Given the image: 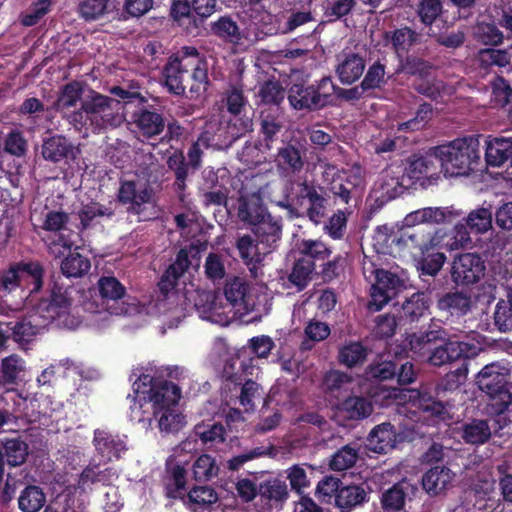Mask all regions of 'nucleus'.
Listing matches in <instances>:
<instances>
[{
	"mask_svg": "<svg viewBox=\"0 0 512 512\" xmlns=\"http://www.w3.org/2000/svg\"><path fill=\"white\" fill-rule=\"evenodd\" d=\"M368 348L360 341H347L338 349L337 360L340 365L352 369L364 364Z\"/></svg>",
	"mask_w": 512,
	"mask_h": 512,
	"instance_id": "4c0bfd02",
	"label": "nucleus"
},
{
	"mask_svg": "<svg viewBox=\"0 0 512 512\" xmlns=\"http://www.w3.org/2000/svg\"><path fill=\"white\" fill-rule=\"evenodd\" d=\"M426 357L427 361L433 366H442L463 359L460 367L446 374L444 388L452 389L459 386L468 374V365L466 360L475 357L478 354V347L475 344L454 340L447 334V340L439 342Z\"/></svg>",
	"mask_w": 512,
	"mask_h": 512,
	"instance_id": "423d86ee",
	"label": "nucleus"
},
{
	"mask_svg": "<svg viewBox=\"0 0 512 512\" xmlns=\"http://www.w3.org/2000/svg\"><path fill=\"white\" fill-rule=\"evenodd\" d=\"M478 62L483 69L503 68L510 64L511 55L506 49L484 48L478 52Z\"/></svg>",
	"mask_w": 512,
	"mask_h": 512,
	"instance_id": "0e129e2a",
	"label": "nucleus"
},
{
	"mask_svg": "<svg viewBox=\"0 0 512 512\" xmlns=\"http://www.w3.org/2000/svg\"><path fill=\"white\" fill-rule=\"evenodd\" d=\"M46 496L36 485H27L18 497V507L22 512H37L45 504Z\"/></svg>",
	"mask_w": 512,
	"mask_h": 512,
	"instance_id": "6e6d98bb",
	"label": "nucleus"
},
{
	"mask_svg": "<svg viewBox=\"0 0 512 512\" xmlns=\"http://www.w3.org/2000/svg\"><path fill=\"white\" fill-rule=\"evenodd\" d=\"M218 0H170L169 15L188 32L203 26L205 20L216 12Z\"/></svg>",
	"mask_w": 512,
	"mask_h": 512,
	"instance_id": "1a4fd4ad",
	"label": "nucleus"
},
{
	"mask_svg": "<svg viewBox=\"0 0 512 512\" xmlns=\"http://www.w3.org/2000/svg\"><path fill=\"white\" fill-rule=\"evenodd\" d=\"M373 273L375 282L371 288L370 307H375V310L379 311L405 289V281L397 274L382 268L375 269Z\"/></svg>",
	"mask_w": 512,
	"mask_h": 512,
	"instance_id": "f8f14e48",
	"label": "nucleus"
},
{
	"mask_svg": "<svg viewBox=\"0 0 512 512\" xmlns=\"http://www.w3.org/2000/svg\"><path fill=\"white\" fill-rule=\"evenodd\" d=\"M193 432L205 445L213 446L226 439V429L221 423H200L195 425Z\"/></svg>",
	"mask_w": 512,
	"mask_h": 512,
	"instance_id": "e2e57ef3",
	"label": "nucleus"
},
{
	"mask_svg": "<svg viewBox=\"0 0 512 512\" xmlns=\"http://www.w3.org/2000/svg\"><path fill=\"white\" fill-rule=\"evenodd\" d=\"M398 59L399 64L394 73L396 75L405 73L407 75L423 78L429 76L433 69V65L429 61L416 55H402V57H398Z\"/></svg>",
	"mask_w": 512,
	"mask_h": 512,
	"instance_id": "603ef678",
	"label": "nucleus"
},
{
	"mask_svg": "<svg viewBox=\"0 0 512 512\" xmlns=\"http://www.w3.org/2000/svg\"><path fill=\"white\" fill-rule=\"evenodd\" d=\"M309 259L299 256L293 263L291 272L288 275V281L297 291H303L311 282L316 268Z\"/></svg>",
	"mask_w": 512,
	"mask_h": 512,
	"instance_id": "8fccbe9b",
	"label": "nucleus"
},
{
	"mask_svg": "<svg viewBox=\"0 0 512 512\" xmlns=\"http://www.w3.org/2000/svg\"><path fill=\"white\" fill-rule=\"evenodd\" d=\"M223 291L226 300L239 312L249 313L252 310L254 302L249 293L250 286L244 279L236 276L227 279Z\"/></svg>",
	"mask_w": 512,
	"mask_h": 512,
	"instance_id": "a878e982",
	"label": "nucleus"
},
{
	"mask_svg": "<svg viewBox=\"0 0 512 512\" xmlns=\"http://www.w3.org/2000/svg\"><path fill=\"white\" fill-rule=\"evenodd\" d=\"M79 219L83 229L89 228L97 217L112 219L115 216V205L112 201L108 205L99 202H90L82 206Z\"/></svg>",
	"mask_w": 512,
	"mask_h": 512,
	"instance_id": "864d4df0",
	"label": "nucleus"
},
{
	"mask_svg": "<svg viewBox=\"0 0 512 512\" xmlns=\"http://www.w3.org/2000/svg\"><path fill=\"white\" fill-rule=\"evenodd\" d=\"M390 358V355L377 356L365 369L368 378L376 381H386L396 376L398 369V360Z\"/></svg>",
	"mask_w": 512,
	"mask_h": 512,
	"instance_id": "49530a36",
	"label": "nucleus"
},
{
	"mask_svg": "<svg viewBox=\"0 0 512 512\" xmlns=\"http://www.w3.org/2000/svg\"><path fill=\"white\" fill-rule=\"evenodd\" d=\"M437 306L451 316L461 317L471 310V299L462 292H449L438 300Z\"/></svg>",
	"mask_w": 512,
	"mask_h": 512,
	"instance_id": "de8ad7c7",
	"label": "nucleus"
},
{
	"mask_svg": "<svg viewBox=\"0 0 512 512\" xmlns=\"http://www.w3.org/2000/svg\"><path fill=\"white\" fill-rule=\"evenodd\" d=\"M131 119L137 131L146 139L156 138L166 127L163 113L148 102L135 109Z\"/></svg>",
	"mask_w": 512,
	"mask_h": 512,
	"instance_id": "2eb2a0df",
	"label": "nucleus"
},
{
	"mask_svg": "<svg viewBox=\"0 0 512 512\" xmlns=\"http://www.w3.org/2000/svg\"><path fill=\"white\" fill-rule=\"evenodd\" d=\"M452 478L453 474L449 468L434 466L423 475L422 486L430 495L435 496L447 488Z\"/></svg>",
	"mask_w": 512,
	"mask_h": 512,
	"instance_id": "a18cd8bd",
	"label": "nucleus"
},
{
	"mask_svg": "<svg viewBox=\"0 0 512 512\" xmlns=\"http://www.w3.org/2000/svg\"><path fill=\"white\" fill-rule=\"evenodd\" d=\"M126 437L113 434L105 429H95L93 432V446L96 455L104 464L118 461L127 450Z\"/></svg>",
	"mask_w": 512,
	"mask_h": 512,
	"instance_id": "f3484780",
	"label": "nucleus"
},
{
	"mask_svg": "<svg viewBox=\"0 0 512 512\" xmlns=\"http://www.w3.org/2000/svg\"><path fill=\"white\" fill-rule=\"evenodd\" d=\"M98 289L102 304L108 305L110 301L117 302L126 294V288L114 276H102L98 280Z\"/></svg>",
	"mask_w": 512,
	"mask_h": 512,
	"instance_id": "bf43d9fd",
	"label": "nucleus"
},
{
	"mask_svg": "<svg viewBox=\"0 0 512 512\" xmlns=\"http://www.w3.org/2000/svg\"><path fill=\"white\" fill-rule=\"evenodd\" d=\"M76 248L61 261V273L67 278H81L89 273L91 262L87 256L77 252Z\"/></svg>",
	"mask_w": 512,
	"mask_h": 512,
	"instance_id": "09e8293b",
	"label": "nucleus"
},
{
	"mask_svg": "<svg viewBox=\"0 0 512 512\" xmlns=\"http://www.w3.org/2000/svg\"><path fill=\"white\" fill-rule=\"evenodd\" d=\"M448 331L438 325H430L427 329L409 335L410 350L420 358H426L439 342L447 340Z\"/></svg>",
	"mask_w": 512,
	"mask_h": 512,
	"instance_id": "412c9836",
	"label": "nucleus"
},
{
	"mask_svg": "<svg viewBox=\"0 0 512 512\" xmlns=\"http://www.w3.org/2000/svg\"><path fill=\"white\" fill-rule=\"evenodd\" d=\"M299 255L302 258L309 259L308 262L313 263L316 268L317 262L326 261L332 254L331 249L320 240L303 239L298 247Z\"/></svg>",
	"mask_w": 512,
	"mask_h": 512,
	"instance_id": "5fc2aeb1",
	"label": "nucleus"
},
{
	"mask_svg": "<svg viewBox=\"0 0 512 512\" xmlns=\"http://www.w3.org/2000/svg\"><path fill=\"white\" fill-rule=\"evenodd\" d=\"M260 498L270 506L281 505L288 498V487L284 480L268 478L259 483Z\"/></svg>",
	"mask_w": 512,
	"mask_h": 512,
	"instance_id": "ea45409f",
	"label": "nucleus"
},
{
	"mask_svg": "<svg viewBox=\"0 0 512 512\" xmlns=\"http://www.w3.org/2000/svg\"><path fill=\"white\" fill-rule=\"evenodd\" d=\"M395 171L393 168L385 169L377 183V192L380 193L382 201H390L400 196L404 191V174Z\"/></svg>",
	"mask_w": 512,
	"mask_h": 512,
	"instance_id": "f704fd0d",
	"label": "nucleus"
},
{
	"mask_svg": "<svg viewBox=\"0 0 512 512\" xmlns=\"http://www.w3.org/2000/svg\"><path fill=\"white\" fill-rule=\"evenodd\" d=\"M70 285H66L60 276L54 277L47 297H42L35 305L36 314L45 324L57 322L68 326L67 318L72 305Z\"/></svg>",
	"mask_w": 512,
	"mask_h": 512,
	"instance_id": "6e6552de",
	"label": "nucleus"
},
{
	"mask_svg": "<svg viewBox=\"0 0 512 512\" xmlns=\"http://www.w3.org/2000/svg\"><path fill=\"white\" fill-rule=\"evenodd\" d=\"M461 436L466 443L479 445L490 439L491 430L485 420H473L463 426Z\"/></svg>",
	"mask_w": 512,
	"mask_h": 512,
	"instance_id": "680f3d73",
	"label": "nucleus"
},
{
	"mask_svg": "<svg viewBox=\"0 0 512 512\" xmlns=\"http://www.w3.org/2000/svg\"><path fill=\"white\" fill-rule=\"evenodd\" d=\"M368 501L366 490L361 485L342 486L335 495V506L341 512H350L356 506Z\"/></svg>",
	"mask_w": 512,
	"mask_h": 512,
	"instance_id": "37998d69",
	"label": "nucleus"
},
{
	"mask_svg": "<svg viewBox=\"0 0 512 512\" xmlns=\"http://www.w3.org/2000/svg\"><path fill=\"white\" fill-rule=\"evenodd\" d=\"M153 189L149 184H138L134 180L119 181V188L116 194L117 201L126 206L128 214L139 216L146 204L152 201Z\"/></svg>",
	"mask_w": 512,
	"mask_h": 512,
	"instance_id": "ddd939ff",
	"label": "nucleus"
},
{
	"mask_svg": "<svg viewBox=\"0 0 512 512\" xmlns=\"http://www.w3.org/2000/svg\"><path fill=\"white\" fill-rule=\"evenodd\" d=\"M337 409L348 420H363L373 412L371 401L363 396H349L341 401Z\"/></svg>",
	"mask_w": 512,
	"mask_h": 512,
	"instance_id": "c9c22d12",
	"label": "nucleus"
},
{
	"mask_svg": "<svg viewBox=\"0 0 512 512\" xmlns=\"http://www.w3.org/2000/svg\"><path fill=\"white\" fill-rule=\"evenodd\" d=\"M510 376V370L497 362L485 365L478 372L476 384L489 398V415L500 416L508 411L512 404V393L508 388Z\"/></svg>",
	"mask_w": 512,
	"mask_h": 512,
	"instance_id": "39448f33",
	"label": "nucleus"
},
{
	"mask_svg": "<svg viewBox=\"0 0 512 512\" xmlns=\"http://www.w3.org/2000/svg\"><path fill=\"white\" fill-rule=\"evenodd\" d=\"M187 484L186 469L175 464L168 470V476L165 482V496L169 499H184V491Z\"/></svg>",
	"mask_w": 512,
	"mask_h": 512,
	"instance_id": "3c124183",
	"label": "nucleus"
},
{
	"mask_svg": "<svg viewBox=\"0 0 512 512\" xmlns=\"http://www.w3.org/2000/svg\"><path fill=\"white\" fill-rule=\"evenodd\" d=\"M383 40L392 45V49L397 57H402L409 49L416 44L418 34L408 26H404L392 31H385Z\"/></svg>",
	"mask_w": 512,
	"mask_h": 512,
	"instance_id": "58836bf2",
	"label": "nucleus"
},
{
	"mask_svg": "<svg viewBox=\"0 0 512 512\" xmlns=\"http://www.w3.org/2000/svg\"><path fill=\"white\" fill-rule=\"evenodd\" d=\"M412 88L420 95H423L431 101H437L442 97L445 84L437 78H417L412 83Z\"/></svg>",
	"mask_w": 512,
	"mask_h": 512,
	"instance_id": "338daca9",
	"label": "nucleus"
},
{
	"mask_svg": "<svg viewBox=\"0 0 512 512\" xmlns=\"http://www.w3.org/2000/svg\"><path fill=\"white\" fill-rule=\"evenodd\" d=\"M118 477L119 475L115 468L103 467L100 463L91 461L79 474L78 487L82 491H86L93 485L107 487L111 486Z\"/></svg>",
	"mask_w": 512,
	"mask_h": 512,
	"instance_id": "393cba45",
	"label": "nucleus"
},
{
	"mask_svg": "<svg viewBox=\"0 0 512 512\" xmlns=\"http://www.w3.org/2000/svg\"><path fill=\"white\" fill-rule=\"evenodd\" d=\"M155 419L161 431L167 433L178 432L185 424V417L177 409V406L164 408L159 411L141 410V407L134 410L131 421L138 423H149Z\"/></svg>",
	"mask_w": 512,
	"mask_h": 512,
	"instance_id": "a211bd4d",
	"label": "nucleus"
},
{
	"mask_svg": "<svg viewBox=\"0 0 512 512\" xmlns=\"http://www.w3.org/2000/svg\"><path fill=\"white\" fill-rule=\"evenodd\" d=\"M347 260L338 254L333 259H327L319 265L320 270L315 272L323 283L339 280L345 273Z\"/></svg>",
	"mask_w": 512,
	"mask_h": 512,
	"instance_id": "13d9d810",
	"label": "nucleus"
},
{
	"mask_svg": "<svg viewBox=\"0 0 512 512\" xmlns=\"http://www.w3.org/2000/svg\"><path fill=\"white\" fill-rule=\"evenodd\" d=\"M239 219L255 227L270 215L267 208L258 197L241 198L238 205Z\"/></svg>",
	"mask_w": 512,
	"mask_h": 512,
	"instance_id": "e433bc0d",
	"label": "nucleus"
},
{
	"mask_svg": "<svg viewBox=\"0 0 512 512\" xmlns=\"http://www.w3.org/2000/svg\"><path fill=\"white\" fill-rule=\"evenodd\" d=\"M480 135L456 138L435 146L441 170L446 177L468 176L481 164Z\"/></svg>",
	"mask_w": 512,
	"mask_h": 512,
	"instance_id": "7ed1b4c3",
	"label": "nucleus"
},
{
	"mask_svg": "<svg viewBox=\"0 0 512 512\" xmlns=\"http://www.w3.org/2000/svg\"><path fill=\"white\" fill-rule=\"evenodd\" d=\"M414 487L403 479L385 490L380 498L381 507L384 512H401L404 510L409 490Z\"/></svg>",
	"mask_w": 512,
	"mask_h": 512,
	"instance_id": "2f4dec72",
	"label": "nucleus"
},
{
	"mask_svg": "<svg viewBox=\"0 0 512 512\" xmlns=\"http://www.w3.org/2000/svg\"><path fill=\"white\" fill-rule=\"evenodd\" d=\"M193 63L188 59H181L177 55H171L162 69L164 87L170 94L182 96L186 91V80L190 76Z\"/></svg>",
	"mask_w": 512,
	"mask_h": 512,
	"instance_id": "dca6fc26",
	"label": "nucleus"
},
{
	"mask_svg": "<svg viewBox=\"0 0 512 512\" xmlns=\"http://www.w3.org/2000/svg\"><path fill=\"white\" fill-rule=\"evenodd\" d=\"M485 264L476 253H463L452 263L451 277L458 286L469 287L478 283L485 273Z\"/></svg>",
	"mask_w": 512,
	"mask_h": 512,
	"instance_id": "4468645a",
	"label": "nucleus"
},
{
	"mask_svg": "<svg viewBox=\"0 0 512 512\" xmlns=\"http://www.w3.org/2000/svg\"><path fill=\"white\" fill-rule=\"evenodd\" d=\"M473 37L476 42L485 46L502 44L504 35L495 23L477 22L473 27Z\"/></svg>",
	"mask_w": 512,
	"mask_h": 512,
	"instance_id": "4d7b16f0",
	"label": "nucleus"
},
{
	"mask_svg": "<svg viewBox=\"0 0 512 512\" xmlns=\"http://www.w3.org/2000/svg\"><path fill=\"white\" fill-rule=\"evenodd\" d=\"M396 430L390 422L376 425L368 434L366 448L372 452L387 453L395 447Z\"/></svg>",
	"mask_w": 512,
	"mask_h": 512,
	"instance_id": "c756f323",
	"label": "nucleus"
},
{
	"mask_svg": "<svg viewBox=\"0 0 512 512\" xmlns=\"http://www.w3.org/2000/svg\"><path fill=\"white\" fill-rule=\"evenodd\" d=\"M236 248L243 263L247 266L250 276L258 278L261 272V263L263 261L264 250L250 235H243L237 239Z\"/></svg>",
	"mask_w": 512,
	"mask_h": 512,
	"instance_id": "bb28decb",
	"label": "nucleus"
},
{
	"mask_svg": "<svg viewBox=\"0 0 512 512\" xmlns=\"http://www.w3.org/2000/svg\"><path fill=\"white\" fill-rule=\"evenodd\" d=\"M211 31L217 37L230 43H239L242 39L240 28L231 16H221L211 23Z\"/></svg>",
	"mask_w": 512,
	"mask_h": 512,
	"instance_id": "052dcab7",
	"label": "nucleus"
},
{
	"mask_svg": "<svg viewBox=\"0 0 512 512\" xmlns=\"http://www.w3.org/2000/svg\"><path fill=\"white\" fill-rule=\"evenodd\" d=\"M415 11L419 21L425 27L431 28L439 20L447 27L454 24V22L448 23L447 20H443L444 4L442 0H419Z\"/></svg>",
	"mask_w": 512,
	"mask_h": 512,
	"instance_id": "a19ab883",
	"label": "nucleus"
},
{
	"mask_svg": "<svg viewBox=\"0 0 512 512\" xmlns=\"http://www.w3.org/2000/svg\"><path fill=\"white\" fill-rule=\"evenodd\" d=\"M512 139L489 137L486 141L485 161L488 166L499 167L511 158Z\"/></svg>",
	"mask_w": 512,
	"mask_h": 512,
	"instance_id": "72a5a7b5",
	"label": "nucleus"
},
{
	"mask_svg": "<svg viewBox=\"0 0 512 512\" xmlns=\"http://www.w3.org/2000/svg\"><path fill=\"white\" fill-rule=\"evenodd\" d=\"M335 84L331 77H322L315 84L294 83L287 91L290 106L299 111H318L330 105L333 100Z\"/></svg>",
	"mask_w": 512,
	"mask_h": 512,
	"instance_id": "0eeeda50",
	"label": "nucleus"
},
{
	"mask_svg": "<svg viewBox=\"0 0 512 512\" xmlns=\"http://www.w3.org/2000/svg\"><path fill=\"white\" fill-rule=\"evenodd\" d=\"M283 198L277 206L287 210L290 218H307L315 225L324 222L328 215L329 195L326 189L307 177L286 181Z\"/></svg>",
	"mask_w": 512,
	"mask_h": 512,
	"instance_id": "f257e3e1",
	"label": "nucleus"
},
{
	"mask_svg": "<svg viewBox=\"0 0 512 512\" xmlns=\"http://www.w3.org/2000/svg\"><path fill=\"white\" fill-rule=\"evenodd\" d=\"M25 371V360L17 355L11 354L0 361V388L13 389L21 382V375Z\"/></svg>",
	"mask_w": 512,
	"mask_h": 512,
	"instance_id": "7c9ffc66",
	"label": "nucleus"
},
{
	"mask_svg": "<svg viewBox=\"0 0 512 512\" xmlns=\"http://www.w3.org/2000/svg\"><path fill=\"white\" fill-rule=\"evenodd\" d=\"M306 150L298 140L283 143L278 149L275 162L280 171L285 174L299 173L305 164Z\"/></svg>",
	"mask_w": 512,
	"mask_h": 512,
	"instance_id": "6ab92c4d",
	"label": "nucleus"
},
{
	"mask_svg": "<svg viewBox=\"0 0 512 512\" xmlns=\"http://www.w3.org/2000/svg\"><path fill=\"white\" fill-rule=\"evenodd\" d=\"M258 244L264 253H270L278 247L282 236V221L271 214L265 220L252 228Z\"/></svg>",
	"mask_w": 512,
	"mask_h": 512,
	"instance_id": "cd10ccee",
	"label": "nucleus"
},
{
	"mask_svg": "<svg viewBox=\"0 0 512 512\" xmlns=\"http://www.w3.org/2000/svg\"><path fill=\"white\" fill-rule=\"evenodd\" d=\"M435 146L431 147L425 155L416 156L409 162L407 175L410 179L438 178L441 170L440 158L436 155Z\"/></svg>",
	"mask_w": 512,
	"mask_h": 512,
	"instance_id": "5701e85b",
	"label": "nucleus"
},
{
	"mask_svg": "<svg viewBox=\"0 0 512 512\" xmlns=\"http://www.w3.org/2000/svg\"><path fill=\"white\" fill-rule=\"evenodd\" d=\"M132 387L134 395H128V398H132L130 419H132L134 410L139 407L141 410L161 412L164 408L178 406L181 398V389L177 384L149 374H140Z\"/></svg>",
	"mask_w": 512,
	"mask_h": 512,
	"instance_id": "20e7f679",
	"label": "nucleus"
},
{
	"mask_svg": "<svg viewBox=\"0 0 512 512\" xmlns=\"http://www.w3.org/2000/svg\"><path fill=\"white\" fill-rule=\"evenodd\" d=\"M192 469L195 480L199 482L210 481L219 474L215 458L208 454L200 455L193 463Z\"/></svg>",
	"mask_w": 512,
	"mask_h": 512,
	"instance_id": "69168bd1",
	"label": "nucleus"
},
{
	"mask_svg": "<svg viewBox=\"0 0 512 512\" xmlns=\"http://www.w3.org/2000/svg\"><path fill=\"white\" fill-rule=\"evenodd\" d=\"M428 309L427 296L422 292H416L402 304L399 311V321L404 323L416 322L427 313Z\"/></svg>",
	"mask_w": 512,
	"mask_h": 512,
	"instance_id": "79ce46f5",
	"label": "nucleus"
},
{
	"mask_svg": "<svg viewBox=\"0 0 512 512\" xmlns=\"http://www.w3.org/2000/svg\"><path fill=\"white\" fill-rule=\"evenodd\" d=\"M80 154V148L64 135L54 134L42 140L41 157L55 165L70 166L78 160Z\"/></svg>",
	"mask_w": 512,
	"mask_h": 512,
	"instance_id": "9b49d317",
	"label": "nucleus"
},
{
	"mask_svg": "<svg viewBox=\"0 0 512 512\" xmlns=\"http://www.w3.org/2000/svg\"><path fill=\"white\" fill-rule=\"evenodd\" d=\"M358 459V449L351 444L344 445L331 457L329 466L333 471H344L352 468Z\"/></svg>",
	"mask_w": 512,
	"mask_h": 512,
	"instance_id": "774afa93",
	"label": "nucleus"
},
{
	"mask_svg": "<svg viewBox=\"0 0 512 512\" xmlns=\"http://www.w3.org/2000/svg\"><path fill=\"white\" fill-rule=\"evenodd\" d=\"M6 328L11 331V338L23 347L34 340L41 330V325L34 323L32 317H24L17 321L6 322Z\"/></svg>",
	"mask_w": 512,
	"mask_h": 512,
	"instance_id": "c03bdc74",
	"label": "nucleus"
},
{
	"mask_svg": "<svg viewBox=\"0 0 512 512\" xmlns=\"http://www.w3.org/2000/svg\"><path fill=\"white\" fill-rule=\"evenodd\" d=\"M219 497L216 490L209 486H194L184 496V503L193 512H204L209 510Z\"/></svg>",
	"mask_w": 512,
	"mask_h": 512,
	"instance_id": "473e14b6",
	"label": "nucleus"
},
{
	"mask_svg": "<svg viewBox=\"0 0 512 512\" xmlns=\"http://www.w3.org/2000/svg\"><path fill=\"white\" fill-rule=\"evenodd\" d=\"M363 182L359 170H343L333 177L330 191L343 203L348 204L353 197L359 195Z\"/></svg>",
	"mask_w": 512,
	"mask_h": 512,
	"instance_id": "aec40b11",
	"label": "nucleus"
},
{
	"mask_svg": "<svg viewBox=\"0 0 512 512\" xmlns=\"http://www.w3.org/2000/svg\"><path fill=\"white\" fill-rule=\"evenodd\" d=\"M338 64L335 68L336 76L343 85H351L363 75L366 61L362 55L356 52L342 51L337 57Z\"/></svg>",
	"mask_w": 512,
	"mask_h": 512,
	"instance_id": "4be33fe9",
	"label": "nucleus"
},
{
	"mask_svg": "<svg viewBox=\"0 0 512 512\" xmlns=\"http://www.w3.org/2000/svg\"><path fill=\"white\" fill-rule=\"evenodd\" d=\"M23 291L29 296L39 293L44 285L45 269L38 260H21L16 262Z\"/></svg>",
	"mask_w": 512,
	"mask_h": 512,
	"instance_id": "c85d7f7f",
	"label": "nucleus"
},
{
	"mask_svg": "<svg viewBox=\"0 0 512 512\" xmlns=\"http://www.w3.org/2000/svg\"><path fill=\"white\" fill-rule=\"evenodd\" d=\"M455 216L448 207H425L408 213L403 220V227L450 223Z\"/></svg>",
	"mask_w": 512,
	"mask_h": 512,
	"instance_id": "b1692460",
	"label": "nucleus"
},
{
	"mask_svg": "<svg viewBox=\"0 0 512 512\" xmlns=\"http://www.w3.org/2000/svg\"><path fill=\"white\" fill-rule=\"evenodd\" d=\"M445 237L446 232L443 229L402 227L398 242L410 249L417 250L419 254H425L442 248Z\"/></svg>",
	"mask_w": 512,
	"mask_h": 512,
	"instance_id": "9d476101",
	"label": "nucleus"
},
{
	"mask_svg": "<svg viewBox=\"0 0 512 512\" xmlns=\"http://www.w3.org/2000/svg\"><path fill=\"white\" fill-rule=\"evenodd\" d=\"M122 105L120 101L91 90L82 101L78 110L73 111L69 122L77 129L100 131L108 127H117L122 123Z\"/></svg>",
	"mask_w": 512,
	"mask_h": 512,
	"instance_id": "f03ea898",
	"label": "nucleus"
}]
</instances>
